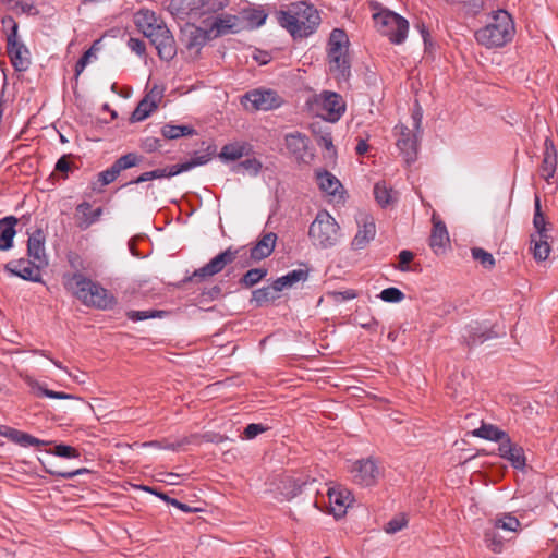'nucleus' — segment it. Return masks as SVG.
I'll return each instance as SVG.
<instances>
[{
	"mask_svg": "<svg viewBox=\"0 0 558 558\" xmlns=\"http://www.w3.org/2000/svg\"><path fill=\"white\" fill-rule=\"evenodd\" d=\"M515 34L511 15L502 9L488 14L486 24L478 28L474 36L476 41L486 48H500L512 40Z\"/></svg>",
	"mask_w": 558,
	"mask_h": 558,
	"instance_id": "nucleus-1",
	"label": "nucleus"
},
{
	"mask_svg": "<svg viewBox=\"0 0 558 558\" xmlns=\"http://www.w3.org/2000/svg\"><path fill=\"white\" fill-rule=\"evenodd\" d=\"M279 22L294 39L305 38L316 32L320 15L313 4L296 2L287 12L280 13Z\"/></svg>",
	"mask_w": 558,
	"mask_h": 558,
	"instance_id": "nucleus-2",
	"label": "nucleus"
},
{
	"mask_svg": "<svg viewBox=\"0 0 558 558\" xmlns=\"http://www.w3.org/2000/svg\"><path fill=\"white\" fill-rule=\"evenodd\" d=\"M64 284L73 295L87 306L105 310L111 304L107 290L80 272L68 278Z\"/></svg>",
	"mask_w": 558,
	"mask_h": 558,
	"instance_id": "nucleus-3",
	"label": "nucleus"
},
{
	"mask_svg": "<svg viewBox=\"0 0 558 558\" xmlns=\"http://www.w3.org/2000/svg\"><path fill=\"white\" fill-rule=\"evenodd\" d=\"M348 50L347 33L341 28L332 29L327 44V58L330 72L339 82H347L351 74Z\"/></svg>",
	"mask_w": 558,
	"mask_h": 558,
	"instance_id": "nucleus-4",
	"label": "nucleus"
},
{
	"mask_svg": "<svg viewBox=\"0 0 558 558\" xmlns=\"http://www.w3.org/2000/svg\"><path fill=\"white\" fill-rule=\"evenodd\" d=\"M308 236L315 246L332 247L339 241L340 226L327 210H319L310 226Z\"/></svg>",
	"mask_w": 558,
	"mask_h": 558,
	"instance_id": "nucleus-5",
	"label": "nucleus"
},
{
	"mask_svg": "<svg viewBox=\"0 0 558 558\" xmlns=\"http://www.w3.org/2000/svg\"><path fill=\"white\" fill-rule=\"evenodd\" d=\"M2 26L7 33V51L15 71L24 72L31 64L29 51L26 46L19 41V25L12 16L2 19Z\"/></svg>",
	"mask_w": 558,
	"mask_h": 558,
	"instance_id": "nucleus-6",
	"label": "nucleus"
},
{
	"mask_svg": "<svg viewBox=\"0 0 558 558\" xmlns=\"http://www.w3.org/2000/svg\"><path fill=\"white\" fill-rule=\"evenodd\" d=\"M378 31L389 38L392 44H402L409 32V23L401 15L390 11L381 10L373 15Z\"/></svg>",
	"mask_w": 558,
	"mask_h": 558,
	"instance_id": "nucleus-7",
	"label": "nucleus"
},
{
	"mask_svg": "<svg viewBox=\"0 0 558 558\" xmlns=\"http://www.w3.org/2000/svg\"><path fill=\"white\" fill-rule=\"evenodd\" d=\"M168 8L173 15L185 16L187 22L209 21V0H170Z\"/></svg>",
	"mask_w": 558,
	"mask_h": 558,
	"instance_id": "nucleus-8",
	"label": "nucleus"
},
{
	"mask_svg": "<svg viewBox=\"0 0 558 558\" xmlns=\"http://www.w3.org/2000/svg\"><path fill=\"white\" fill-rule=\"evenodd\" d=\"M283 102L281 96L270 88H255L241 97V104L246 110L268 111L279 108Z\"/></svg>",
	"mask_w": 558,
	"mask_h": 558,
	"instance_id": "nucleus-9",
	"label": "nucleus"
},
{
	"mask_svg": "<svg viewBox=\"0 0 558 558\" xmlns=\"http://www.w3.org/2000/svg\"><path fill=\"white\" fill-rule=\"evenodd\" d=\"M349 472L352 481L362 487L375 485L380 474L377 463L372 458L355 460L352 462Z\"/></svg>",
	"mask_w": 558,
	"mask_h": 558,
	"instance_id": "nucleus-10",
	"label": "nucleus"
},
{
	"mask_svg": "<svg viewBox=\"0 0 558 558\" xmlns=\"http://www.w3.org/2000/svg\"><path fill=\"white\" fill-rule=\"evenodd\" d=\"M208 161L207 155H202L201 157H197L195 159H192V161H187L180 165H173L169 166L162 169H155L151 171H147L138 175L135 180L131 181L130 183L140 184L143 182H147L155 179H162V178H171L174 177L181 172L187 171L192 169L195 166L204 165Z\"/></svg>",
	"mask_w": 558,
	"mask_h": 558,
	"instance_id": "nucleus-11",
	"label": "nucleus"
},
{
	"mask_svg": "<svg viewBox=\"0 0 558 558\" xmlns=\"http://www.w3.org/2000/svg\"><path fill=\"white\" fill-rule=\"evenodd\" d=\"M393 130L395 134L398 136L397 147L405 162L408 165L414 162L418 150V138L416 133L402 123L397 124Z\"/></svg>",
	"mask_w": 558,
	"mask_h": 558,
	"instance_id": "nucleus-12",
	"label": "nucleus"
},
{
	"mask_svg": "<svg viewBox=\"0 0 558 558\" xmlns=\"http://www.w3.org/2000/svg\"><path fill=\"white\" fill-rule=\"evenodd\" d=\"M186 37V48L194 57L198 56L201 49L207 44L209 39V24H201L199 22H187L184 28Z\"/></svg>",
	"mask_w": 558,
	"mask_h": 558,
	"instance_id": "nucleus-13",
	"label": "nucleus"
},
{
	"mask_svg": "<svg viewBox=\"0 0 558 558\" xmlns=\"http://www.w3.org/2000/svg\"><path fill=\"white\" fill-rule=\"evenodd\" d=\"M147 38L157 49L158 56L161 60L170 61L175 57V41L166 24L161 25V27H157V31Z\"/></svg>",
	"mask_w": 558,
	"mask_h": 558,
	"instance_id": "nucleus-14",
	"label": "nucleus"
},
{
	"mask_svg": "<svg viewBox=\"0 0 558 558\" xmlns=\"http://www.w3.org/2000/svg\"><path fill=\"white\" fill-rule=\"evenodd\" d=\"M147 38L157 49L158 56L161 60L170 61L175 57V41L166 24L161 25V27H157V31Z\"/></svg>",
	"mask_w": 558,
	"mask_h": 558,
	"instance_id": "nucleus-15",
	"label": "nucleus"
},
{
	"mask_svg": "<svg viewBox=\"0 0 558 558\" xmlns=\"http://www.w3.org/2000/svg\"><path fill=\"white\" fill-rule=\"evenodd\" d=\"M147 38L157 49L158 56L161 60L170 61L175 57V41L166 24L161 25V27H157V31Z\"/></svg>",
	"mask_w": 558,
	"mask_h": 558,
	"instance_id": "nucleus-16",
	"label": "nucleus"
},
{
	"mask_svg": "<svg viewBox=\"0 0 558 558\" xmlns=\"http://www.w3.org/2000/svg\"><path fill=\"white\" fill-rule=\"evenodd\" d=\"M322 117L329 122H337L345 111L342 97L333 92H325L320 99Z\"/></svg>",
	"mask_w": 558,
	"mask_h": 558,
	"instance_id": "nucleus-17",
	"label": "nucleus"
},
{
	"mask_svg": "<svg viewBox=\"0 0 558 558\" xmlns=\"http://www.w3.org/2000/svg\"><path fill=\"white\" fill-rule=\"evenodd\" d=\"M245 28L242 19L233 14H219L211 21V33H215V37L238 34Z\"/></svg>",
	"mask_w": 558,
	"mask_h": 558,
	"instance_id": "nucleus-18",
	"label": "nucleus"
},
{
	"mask_svg": "<svg viewBox=\"0 0 558 558\" xmlns=\"http://www.w3.org/2000/svg\"><path fill=\"white\" fill-rule=\"evenodd\" d=\"M40 268L37 263H33V260H12L5 264L4 269L12 276H17L24 280L40 282L41 275Z\"/></svg>",
	"mask_w": 558,
	"mask_h": 558,
	"instance_id": "nucleus-19",
	"label": "nucleus"
},
{
	"mask_svg": "<svg viewBox=\"0 0 558 558\" xmlns=\"http://www.w3.org/2000/svg\"><path fill=\"white\" fill-rule=\"evenodd\" d=\"M359 230L351 242L353 250H363L376 235V225L374 218L368 215L361 216L357 219Z\"/></svg>",
	"mask_w": 558,
	"mask_h": 558,
	"instance_id": "nucleus-20",
	"label": "nucleus"
},
{
	"mask_svg": "<svg viewBox=\"0 0 558 558\" xmlns=\"http://www.w3.org/2000/svg\"><path fill=\"white\" fill-rule=\"evenodd\" d=\"M27 253L33 263H37L38 267L47 266L48 260L45 253V235L40 229L29 235Z\"/></svg>",
	"mask_w": 558,
	"mask_h": 558,
	"instance_id": "nucleus-21",
	"label": "nucleus"
},
{
	"mask_svg": "<svg viewBox=\"0 0 558 558\" xmlns=\"http://www.w3.org/2000/svg\"><path fill=\"white\" fill-rule=\"evenodd\" d=\"M558 162V154L554 141L546 137L544 141L543 161L541 166V175L546 181H549L555 175Z\"/></svg>",
	"mask_w": 558,
	"mask_h": 558,
	"instance_id": "nucleus-22",
	"label": "nucleus"
},
{
	"mask_svg": "<svg viewBox=\"0 0 558 558\" xmlns=\"http://www.w3.org/2000/svg\"><path fill=\"white\" fill-rule=\"evenodd\" d=\"M499 456L508 460L515 469L522 470L525 466V456L522 447L513 444L509 436L499 444Z\"/></svg>",
	"mask_w": 558,
	"mask_h": 558,
	"instance_id": "nucleus-23",
	"label": "nucleus"
},
{
	"mask_svg": "<svg viewBox=\"0 0 558 558\" xmlns=\"http://www.w3.org/2000/svg\"><path fill=\"white\" fill-rule=\"evenodd\" d=\"M0 434L9 440L22 446V447H38L48 445V441L40 440L25 432L9 427L0 426Z\"/></svg>",
	"mask_w": 558,
	"mask_h": 558,
	"instance_id": "nucleus-24",
	"label": "nucleus"
},
{
	"mask_svg": "<svg viewBox=\"0 0 558 558\" xmlns=\"http://www.w3.org/2000/svg\"><path fill=\"white\" fill-rule=\"evenodd\" d=\"M331 509L337 515V511L344 513L345 509L353 502L352 493L343 487H332L328 490Z\"/></svg>",
	"mask_w": 558,
	"mask_h": 558,
	"instance_id": "nucleus-25",
	"label": "nucleus"
},
{
	"mask_svg": "<svg viewBox=\"0 0 558 558\" xmlns=\"http://www.w3.org/2000/svg\"><path fill=\"white\" fill-rule=\"evenodd\" d=\"M432 221L433 229L429 238V245L435 253H438L439 250H444L449 243V234L445 222L436 215H433Z\"/></svg>",
	"mask_w": 558,
	"mask_h": 558,
	"instance_id": "nucleus-26",
	"label": "nucleus"
},
{
	"mask_svg": "<svg viewBox=\"0 0 558 558\" xmlns=\"http://www.w3.org/2000/svg\"><path fill=\"white\" fill-rule=\"evenodd\" d=\"M287 149L298 160H304L307 146L308 137L300 132L289 133L284 137Z\"/></svg>",
	"mask_w": 558,
	"mask_h": 558,
	"instance_id": "nucleus-27",
	"label": "nucleus"
},
{
	"mask_svg": "<svg viewBox=\"0 0 558 558\" xmlns=\"http://www.w3.org/2000/svg\"><path fill=\"white\" fill-rule=\"evenodd\" d=\"M277 234L274 232L265 233L257 243L251 248V258L262 260L268 257L276 246Z\"/></svg>",
	"mask_w": 558,
	"mask_h": 558,
	"instance_id": "nucleus-28",
	"label": "nucleus"
},
{
	"mask_svg": "<svg viewBox=\"0 0 558 558\" xmlns=\"http://www.w3.org/2000/svg\"><path fill=\"white\" fill-rule=\"evenodd\" d=\"M252 145L247 142H235L225 145L219 153V158L225 161H235L243 156H248Z\"/></svg>",
	"mask_w": 558,
	"mask_h": 558,
	"instance_id": "nucleus-29",
	"label": "nucleus"
},
{
	"mask_svg": "<svg viewBox=\"0 0 558 558\" xmlns=\"http://www.w3.org/2000/svg\"><path fill=\"white\" fill-rule=\"evenodd\" d=\"M16 223L17 219L13 216L0 219V251H8L12 247Z\"/></svg>",
	"mask_w": 558,
	"mask_h": 558,
	"instance_id": "nucleus-30",
	"label": "nucleus"
},
{
	"mask_svg": "<svg viewBox=\"0 0 558 558\" xmlns=\"http://www.w3.org/2000/svg\"><path fill=\"white\" fill-rule=\"evenodd\" d=\"M316 180L319 189L328 195L335 196L342 189V184L337 177L327 170L316 171Z\"/></svg>",
	"mask_w": 558,
	"mask_h": 558,
	"instance_id": "nucleus-31",
	"label": "nucleus"
},
{
	"mask_svg": "<svg viewBox=\"0 0 558 558\" xmlns=\"http://www.w3.org/2000/svg\"><path fill=\"white\" fill-rule=\"evenodd\" d=\"M154 90L146 95L137 105L131 116L132 122H138L145 120L156 108L157 102L153 96Z\"/></svg>",
	"mask_w": 558,
	"mask_h": 558,
	"instance_id": "nucleus-32",
	"label": "nucleus"
},
{
	"mask_svg": "<svg viewBox=\"0 0 558 558\" xmlns=\"http://www.w3.org/2000/svg\"><path fill=\"white\" fill-rule=\"evenodd\" d=\"M308 277V271L304 269H294L289 271L287 275L277 278L275 283V290L278 292L282 291L287 287H292L299 281H305Z\"/></svg>",
	"mask_w": 558,
	"mask_h": 558,
	"instance_id": "nucleus-33",
	"label": "nucleus"
},
{
	"mask_svg": "<svg viewBox=\"0 0 558 558\" xmlns=\"http://www.w3.org/2000/svg\"><path fill=\"white\" fill-rule=\"evenodd\" d=\"M534 207H535V210H534V217H533V226L536 230L535 236L536 238H549L548 226H550V223L547 222L544 214L542 213L541 199L537 195L535 196Z\"/></svg>",
	"mask_w": 558,
	"mask_h": 558,
	"instance_id": "nucleus-34",
	"label": "nucleus"
},
{
	"mask_svg": "<svg viewBox=\"0 0 558 558\" xmlns=\"http://www.w3.org/2000/svg\"><path fill=\"white\" fill-rule=\"evenodd\" d=\"M473 434L480 438L498 441L499 444L508 437L506 432L492 424H482L480 428L473 432Z\"/></svg>",
	"mask_w": 558,
	"mask_h": 558,
	"instance_id": "nucleus-35",
	"label": "nucleus"
},
{
	"mask_svg": "<svg viewBox=\"0 0 558 558\" xmlns=\"http://www.w3.org/2000/svg\"><path fill=\"white\" fill-rule=\"evenodd\" d=\"M374 196L381 207H387L396 202L393 190L385 181L377 182L374 185Z\"/></svg>",
	"mask_w": 558,
	"mask_h": 558,
	"instance_id": "nucleus-36",
	"label": "nucleus"
},
{
	"mask_svg": "<svg viewBox=\"0 0 558 558\" xmlns=\"http://www.w3.org/2000/svg\"><path fill=\"white\" fill-rule=\"evenodd\" d=\"M77 210L83 214V218L78 222V227L82 230L87 229L90 225L96 222L99 219V217L101 216V214H102V209L101 208H97L95 210H92L90 204L86 203V202L80 204L77 206Z\"/></svg>",
	"mask_w": 558,
	"mask_h": 558,
	"instance_id": "nucleus-37",
	"label": "nucleus"
},
{
	"mask_svg": "<svg viewBox=\"0 0 558 558\" xmlns=\"http://www.w3.org/2000/svg\"><path fill=\"white\" fill-rule=\"evenodd\" d=\"M267 19V14L260 8H253L243 11V22L246 27L257 28L262 26Z\"/></svg>",
	"mask_w": 558,
	"mask_h": 558,
	"instance_id": "nucleus-38",
	"label": "nucleus"
},
{
	"mask_svg": "<svg viewBox=\"0 0 558 558\" xmlns=\"http://www.w3.org/2000/svg\"><path fill=\"white\" fill-rule=\"evenodd\" d=\"M194 129L189 125L165 124L161 128V134L167 140H177L182 136L193 135Z\"/></svg>",
	"mask_w": 558,
	"mask_h": 558,
	"instance_id": "nucleus-39",
	"label": "nucleus"
},
{
	"mask_svg": "<svg viewBox=\"0 0 558 558\" xmlns=\"http://www.w3.org/2000/svg\"><path fill=\"white\" fill-rule=\"evenodd\" d=\"M548 239L549 238H536L535 235H531V243H533V257L538 262L547 259L549 255L550 246Z\"/></svg>",
	"mask_w": 558,
	"mask_h": 558,
	"instance_id": "nucleus-40",
	"label": "nucleus"
},
{
	"mask_svg": "<svg viewBox=\"0 0 558 558\" xmlns=\"http://www.w3.org/2000/svg\"><path fill=\"white\" fill-rule=\"evenodd\" d=\"M278 291L275 290V283L272 282L269 287H263L253 291L252 302H255L257 306H262L265 303L274 301L278 298Z\"/></svg>",
	"mask_w": 558,
	"mask_h": 558,
	"instance_id": "nucleus-41",
	"label": "nucleus"
},
{
	"mask_svg": "<svg viewBox=\"0 0 558 558\" xmlns=\"http://www.w3.org/2000/svg\"><path fill=\"white\" fill-rule=\"evenodd\" d=\"M236 252L231 248L218 254L211 258V276L221 271L226 265L232 263L235 258Z\"/></svg>",
	"mask_w": 558,
	"mask_h": 558,
	"instance_id": "nucleus-42",
	"label": "nucleus"
},
{
	"mask_svg": "<svg viewBox=\"0 0 558 558\" xmlns=\"http://www.w3.org/2000/svg\"><path fill=\"white\" fill-rule=\"evenodd\" d=\"M157 15L155 12L142 9L134 14V23L140 32L144 28H148L151 23H157Z\"/></svg>",
	"mask_w": 558,
	"mask_h": 558,
	"instance_id": "nucleus-43",
	"label": "nucleus"
},
{
	"mask_svg": "<svg viewBox=\"0 0 558 558\" xmlns=\"http://www.w3.org/2000/svg\"><path fill=\"white\" fill-rule=\"evenodd\" d=\"M267 275V269L265 268H253L246 271V274L241 278L240 283L245 288H251L258 283L263 278Z\"/></svg>",
	"mask_w": 558,
	"mask_h": 558,
	"instance_id": "nucleus-44",
	"label": "nucleus"
},
{
	"mask_svg": "<svg viewBox=\"0 0 558 558\" xmlns=\"http://www.w3.org/2000/svg\"><path fill=\"white\" fill-rule=\"evenodd\" d=\"M262 162L256 158H247L239 162L235 167L238 173H248L251 175H257L262 169Z\"/></svg>",
	"mask_w": 558,
	"mask_h": 558,
	"instance_id": "nucleus-45",
	"label": "nucleus"
},
{
	"mask_svg": "<svg viewBox=\"0 0 558 558\" xmlns=\"http://www.w3.org/2000/svg\"><path fill=\"white\" fill-rule=\"evenodd\" d=\"M32 390L37 397H47V398H53V399H73L74 398V396L65 393V392L50 390L39 383H35L32 386Z\"/></svg>",
	"mask_w": 558,
	"mask_h": 558,
	"instance_id": "nucleus-46",
	"label": "nucleus"
},
{
	"mask_svg": "<svg viewBox=\"0 0 558 558\" xmlns=\"http://www.w3.org/2000/svg\"><path fill=\"white\" fill-rule=\"evenodd\" d=\"M472 257L478 262L485 269H492L495 266L494 256L481 247H473L471 250Z\"/></svg>",
	"mask_w": 558,
	"mask_h": 558,
	"instance_id": "nucleus-47",
	"label": "nucleus"
},
{
	"mask_svg": "<svg viewBox=\"0 0 558 558\" xmlns=\"http://www.w3.org/2000/svg\"><path fill=\"white\" fill-rule=\"evenodd\" d=\"M142 159L143 158L141 156H138L137 154L129 153V154H125V155L121 156L120 158H118L114 161V165H116V168L119 169L121 172L123 170L138 166L141 163Z\"/></svg>",
	"mask_w": 558,
	"mask_h": 558,
	"instance_id": "nucleus-48",
	"label": "nucleus"
},
{
	"mask_svg": "<svg viewBox=\"0 0 558 558\" xmlns=\"http://www.w3.org/2000/svg\"><path fill=\"white\" fill-rule=\"evenodd\" d=\"M484 537L488 548L495 553L501 551L504 543L498 535V530L495 526L487 529L485 531Z\"/></svg>",
	"mask_w": 558,
	"mask_h": 558,
	"instance_id": "nucleus-49",
	"label": "nucleus"
},
{
	"mask_svg": "<svg viewBox=\"0 0 558 558\" xmlns=\"http://www.w3.org/2000/svg\"><path fill=\"white\" fill-rule=\"evenodd\" d=\"M494 526L497 530L502 529L505 531L515 532L520 526V521L511 514H504L501 518L495 520Z\"/></svg>",
	"mask_w": 558,
	"mask_h": 558,
	"instance_id": "nucleus-50",
	"label": "nucleus"
},
{
	"mask_svg": "<svg viewBox=\"0 0 558 558\" xmlns=\"http://www.w3.org/2000/svg\"><path fill=\"white\" fill-rule=\"evenodd\" d=\"M379 298L387 303H399L404 299V293L395 287L384 289Z\"/></svg>",
	"mask_w": 558,
	"mask_h": 558,
	"instance_id": "nucleus-51",
	"label": "nucleus"
},
{
	"mask_svg": "<svg viewBox=\"0 0 558 558\" xmlns=\"http://www.w3.org/2000/svg\"><path fill=\"white\" fill-rule=\"evenodd\" d=\"M498 337L497 332H494L493 330H487L483 332H469L468 336H465L468 344L469 345H475L477 343H483L484 341Z\"/></svg>",
	"mask_w": 558,
	"mask_h": 558,
	"instance_id": "nucleus-52",
	"label": "nucleus"
},
{
	"mask_svg": "<svg viewBox=\"0 0 558 558\" xmlns=\"http://www.w3.org/2000/svg\"><path fill=\"white\" fill-rule=\"evenodd\" d=\"M408 524V519L404 514H399L398 517L392 518L384 527L385 532L388 534H395L402 529H404Z\"/></svg>",
	"mask_w": 558,
	"mask_h": 558,
	"instance_id": "nucleus-53",
	"label": "nucleus"
},
{
	"mask_svg": "<svg viewBox=\"0 0 558 558\" xmlns=\"http://www.w3.org/2000/svg\"><path fill=\"white\" fill-rule=\"evenodd\" d=\"M162 314H163V312L155 311V310L130 311V312H128L126 316L129 319H131L133 322H138V320H145L148 318L161 317Z\"/></svg>",
	"mask_w": 558,
	"mask_h": 558,
	"instance_id": "nucleus-54",
	"label": "nucleus"
},
{
	"mask_svg": "<svg viewBox=\"0 0 558 558\" xmlns=\"http://www.w3.org/2000/svg\"><path fill=\"white\" fill-rule=\"evenodd\" d=\"M119 174H120V170L117 169L116 165L113 163L110 168L101 171L98 174V180L101 182L102 185H108L111 182H113L118 178Z\"/></svg>",
	"mask_w": 558,
	"mask_h": 558,
	"instance_id": "nucleus-55",
	"label": "nucleus"
},
{
	"mask_svg": "<svg viewBox=\"0 0 558 558\" xmlns=\"http://www.w3.org/2000/svg\"><path fill=\"white\" fill-rule=\"evenodd\" d=\"M53 453L58 457L68 459L77 458L80 456L78 451L74 447L63 444L57 445L54 447Z\"/></svg>",
	"mask_w": 558,
	"mask_h": 558,
	"instance_id": "nucleus-56",
	"label": "nucleus"
},
{
	"mask_svg": "<svg viewBox=\"0 0 558 558\" xmlns=\"http://www.w3.org/2000/svg\"><path fill=\"white\" fill-rule=\"evenodd\" d=\"M267 430V427L264 426L263 424H255V423H252V424H248L243 433H242V438L244 439H253L255 438L256 436H258L259 434L264 433Z\"/></svg>",
	"mask_w": 558,
	"mask_h": 558,
	"instance_id": "nucleus-57",
	"label": "nucleus"
},
{
	"mask_svg": "<svg viewBox=\"0 0 558 558\" xmlns=\"http://www.w3.org/2000/svg\"><path fill=\"white\" fill-rule=\"evenodd\" d=\"M209 278V263L205 264L199 269L193 271L184 281L185 282H201Z\"/></svg>",
	"mask_w": 558,
	"mask_h": 558,
	"instance_id": "nucleus-58",
	"label": "nucleus"
},
{
	"mask_svg": "<svg viewBox=\"0 0 558 558\" xmlns=\"http://www.w3.org/2000/svg\"><path fill=\"white\" fill-rule=\"evenodd\" d=\"M47 472L51 475L70 480V478L75 477L76 475L88 473L89 471L87 469L83 468V469H77L75 471L47 470Z\"/></svg>",
	"mask_w": 558,
	"mask_h": 558,
	"instance_id": "nucleus-59",
	"label": "nucleus"
},
{
	"mask_svg": "<svg viewBox=\"0 0 558 558\" xmlns=\"http://www.w3.org/2000/svg\"><path fill=\"white\" fill-rule=\"evenodd\" d=\"M414 258V255L411 251L403 250L399 253V265L397 266V269L401 271H408L409 266L408 264L411 263Z\"/></svg>",
	"mask_w": 558,
	"mask_h": 558,
	"instance_id": "nucleus-60",
	"label": "nucleus"
},
{
	"mask_svg": "<svg viewBox=\"0 0 558 558\" xmlns=\"http://www.w3.org/2000/svg\"><path fill=\"white\" fill-rule=\"evenodd\" d=\"M93 54V48L88 49L83 53V56L78 59V61L75 64V76L77 77L86 68V65L89 62V59Z\"/></svg>",
	"mask_w": 558,
	"mask_h": 558,
	"instance_id": "nucleus-61",
	"label": "nucleus"
},
{
	"mask_svg": "<svg viewBox=\"0 0 558 558\" xmlns=\"http://www.w3.org/2000/svg\"><path fill=\"white\" fill-rule=\"evenodd\" d=\"M355 320L360 327H362L368 331L376 332L377 327H378V322L375 317L371 316V317L364 318L362 320H357V318H355Z\"/></svg>",
	"mask_w": 558,
	"mask_h": 558,
	"instance_id": "nucleus-62",
	"label": "nucleus"
},
{
	"mask_svg": "<svg viewBox=\"0 0 558 558\" xmlns=\"http://www.w3.org/2000/svg\"><path fill=\"white\" fill-rule=\"evenodd\" d=\"M128 47L137 54H143L146 50L145 43L137 38H130Z\"/></svg>",
	"mask_w": 558,
	"mask_h": 558,
	"instance_id": "nucleus-63",
	"label": "nucleus"
},
{
	"mask_svg": "<svg viewBox=\"0 0 558 558\" xmlns=\"http://www.w3.org/2000/svg\"><path fill=\"white\" fill-rule=\"evenodd\" d=\"M318 145L320 147H324L328 151H332L335 154V146L330 134H325L320 136V138L318 140Z\"/></svg>",
	"mask_w": 558,
	"mask_h": 558,
	"instance_id": "nucleus-64",
	"label": "nucleus"
}]
</instances>
